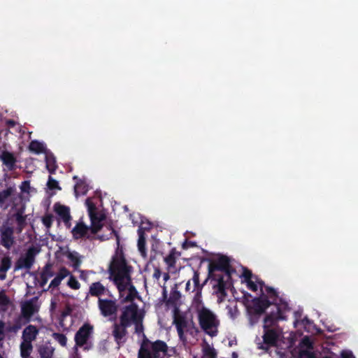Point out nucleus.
<instances>
[{
	"instance_id": "f257e3e1",
	"label": "nucleus",
	"mask_w": 358,
	"mask_h": 358,
	"mask_svg": "<svg viewBox=\"0 0 358 358\" xmlns=\"http://www.w3.org/2000/svg\"><path fill=\"white\" fill-rule=\"evenodd\" d=\"M208 276L216 284L213 289L217 294L218 301H224L227 294L226 290L232 286V273L235 269L231 266L230 259L225 255L210 261L208 266Z\"/></svg>"
},
{
	"instance_id": "f03ea898",
	"label": "nucleus",
	"mask_w": 358,
	"mask_h": 358,
	"mask_svg": "<svg viewBox=\"0 0 358 358\" xmlns=\"http://www.w3.org/2000/svg\"><path fill=\"white\" fill-rule=\"evenodd\" d=\"M133 324L135 325V333L142 334L143 339L138 352V358H167L168 346L161 340L150 341L143 333L142 318L139 317Z\"/></svg>"
},
{
	"instance_id": "7ed1b4c3",
	"label": "nucleus",
	"mask_w": 358,
	"mask_h": 358,
	"mask_svg": "<svg viewBox=\"0 0 358 358\" xmlns=\"http://www.w3.org/2000/svg\"><path fill=\"white\" fill-rule=\"evenodd\" d=\"M282 311L280 306H276V310L266 315L264 320V343L268 346L277 345L281 331L278 325L279 320H282Z\"/></svg>"
},
{
	"instance_id": "20e7f679",
	"label": "nucleus",
	"mask_w": 358,
	"mask_h": 358,
	"mask_svg": "<svg viewBox=\"0 0 358 358\" xmlns=\"http://www.w3.org/2000/svg\"><path fill=\"white\" fill-rule=\"evenodd\" d=\"M197 317L199 326L206 334L210 337L217 335L220 322L213 311L207 308H201L197 312Z\"/></svg>"
},
{
	"instance_id": "39448f33",
	"label": "nucleus",
	"mask_w": 358,
	"mask_h": 358,
	"mask_svg": "<svg viewBox=\"0 0 358 358\" xmlns=\"http://www.w3.org/2000/svg\"><path fill=\"white\" fill-rule=\"evenodd\" d=\"M132 266L127 264L123 253L113 257L109 266L110 275L113 279L120 280L121 278H126L129 281Z\"/></svg>"
},
{
	"instance_id": "423d86ee",
	"label": "nucleus",
	"mask_w": 358,
	"mask_h": 358,
	"mask_svg": "<svg viewBox=\"0 0 358 358\" xmlns=\"http://www.w3.org/2000/svg\"><path fill=\"white\" fill-rule=\"evenodd\" d=\"M94 332V327L90 323H84L76 331L74 336L76 345L74 350L78 352V348H81L84 351H89L93 348L91 341Z\"/></svg>"
},
{
	"instance_id": "0eeeda50",
	"label": "nucleus",
	"mask_w": 358,
	"mask_h": 358,
	"mask_svg": "<svg viewBox=\"0 0 358 358\" xmlns=\"http://www.w3.org/2000/svg\"><path fill=\"white\" fill-rule=\"evenodd\" d=\"M273 302L268 299V296L264 294H262L260 296L255 297L252 300V305L247 307L248 314L252 315V318L255 317V321H258L259 317L264 313L266 308H268Z\"/></svg>"
},
{
	"instance_id": "6e6552de",
	"label": "nucleus",
	"mask_w": 358,
	"mask_h": 358,
	"mask_svg": "<svg viewBox=\"0 0 358 358\" xmlns=\"http://www.w3.org/2000/svg\"><path fill=\"white\" fill-rule=\"evenodd\" d=\"M40 249L35 246L28 248L24 255L20 256L15 263L14 271L22 269L29 270L35 262V257L39 253Z\"/></svg>"
},
{
	"instance_id": "1a4fd4ad",
	"label": "nucleus",
	"mask_w": 358,
	"mask_h": 358,
	"mask_svg": "<svg viewBox=\"0 0 358 358\" xmlns=\"http://www.w3.org/2000/svg\"><path fill=\"white\" fill-rule=\"evenodd\" d=\"M14 206H12L11 210L15 213L13 214L12 217L15 219L17 227L16 231L18 234L21 233L27 225V215H24L26 205L24 202L20 203V199L17 197L14 199Z\"/></svg>"
},
{
	"instance_id": "9d476101",
	"label": "nucleus",
	"mask_w": 358,
	"mask_h": 358,
	"mask_svg": "<svg viewBox=\"0 0 358 358\" xmlns=\"http://www.w3.org/2000/svg\"><path fill=\"white\" fill-rule=\"evenodd\" d=\"M19 197L20 203L23 202V197L22 194L17 192L16 188L14 185L9 186L6 189L0 191V208L6 210L9 206L12 208L14 206V199Z\"/></svg>"
},
{
	"instance_id": "9b49d317",
	"label": "nucleus",
	"mask_w": 358,
	"mask_h": 358,
	"mask_svg": "<svg viewBox=\"0 0 358 358\" xmlns=\"http://www.w3.org/2000/svg\"><path fill=\"white\" fill-rule=\"evenodd\" d=\"M129 326L120 322H115L111 327V335L114 338V341L118 345V348L123 345L127 339V328Z\"/></svg>"
},
{
	"instance_id": "f8f14e48",
	"label": "nucleus",
	"mask_w": 358,
	"mask_h": 358,
	"mask_svg": "<svg viewBox=\"0 0 358 358\" xmlns=\"http://www.w3.org/2000/svg\"><path fill=\"white\" fill-rule=\"evenodd\" d=\"M139 317L137 305L131 303L123 308L119 322L130 327Z\"/></svg>"
},
{
	"instance_id": "ddd939ff",
	"label": "nucleus",
	"mask_w": 358,
	"mask_h": 358,
	"mask_svg": "<svg viewBox=\"0 0 358 358\" xmlns=\"http://www.w3.org/2000/svg\"><path fill=\"white\" fill-rule=\"evenodd\" d=\"M71 234L75 240L87 239L92 241L95 238L89 226L86 225L82 220L76 223L71 230Z\"/></svg>"
},
{
	"instance_id": "4468645a",
	"label": "nucleus",
	"mask_w": 358,
	"mask_h": 358,
	"mask_svg": "<svg viewBox=\"0 0 358 358\" xmlns=\"http://www.w3.org/2000/svg\"><path fill=\"white\" fill-rule=\"evenodd\" d=\"M14 232L13 227L6 224L0 227L1 244L7 250H10L15 243Z\"/></svg>"
},
{
	"instance_id": "2eb2a0df",
	"label": "nucleus",
	"mask_w": 358,
	"mask_h": 358,
	"mask_svg": "<svg viewBox=\"0 0 358 358\" xmlns=\"http://www.w3.org/2000/svg\"><path fill=\"white\" fill-rule=\"evenodd\" d=\"M98 307L103 317H110L115 315L117 311V305L115 300L99 298Z\"/></svg>"
},
{
	"instance_id": "dca6fc26",
	"label": "nucleus",
	"mask_w": 358,
	"mask_h": 358,
	"mask_svg": "<svg viewBox=\"0 0 358 358\" xmlns=\"http://www.w3.org/2000/svg\"><path fill=\"white\" fill-rule=\"evenodd\" d=\"M189 322L187 317L184 314L180 313L178 309L176 308L173 316V324L176 325L178 336L181 341L186 340L184 332L185 329L187 327Z\"/></svg>"
},
{
	"instance_id": "f3484780",
	"label": "nucleus",
	"mask_w": 358,
	"mask_h": 358,
	"mask_svg": "<svg viewBox=\"0 0 358 358\" xmlns=\"http://www.w3.org/2000/svg\"><path fill=\"white\" fill-rule=\"evenodd\" d=\"M37 301L38 297L35 296L21 305V314L25 319L31 320V317L38 311L39 307L36 304Z\"/></svg>"
},
{
	"instance_id": "a211bd4d",
	"label": "nucleus",
	"mask_w": 358,
	"mask_h": 358,
	"mask_svg": "<svg viewBox=\"0 0 358 358\" xmlns=\"http://www.w3.org/2000/svg\"><path fill=\"white\" fill-rule=\"evenodd\" d=\"M54 210L57 215L64 222L66 227L69 228L71 226V216L70 214V208L69 206L62 205L59 203H55L54 205Z\"/></svg>"
},
{
	"instance_id": "6ab92c4d",
	"label": "nucleus",
	"mask_w": 358,
	"mask_h": 358,
	"mask_svg": "<svg viewBox=\"0 0 358 358\" xmlns=\"http://www.w3.org/2000/svg\"><path fill=\"white\" fill-rule=\"evenodd\" d=\"M0 159L8 171H14L16 169L17 158L13 152L3 150L1 152Z\"/></svg>"
},
{
	"instance_id": "aec40b11",
	"label": "nucleus",
	"mask_w": 358,
	"mask_h": 358,
	"mask_svg": "<svg viewBox=\"0 0 358 358\" xmlns=\"http://www.w3.org/2000/svg\"><path fill=\"white\" fill-rule=\"evenodd\" d=\"M162 296H163L164 300H166V303L167 306L176 307L178 303V301H180V299L181 298V294L178 290L176 285H175V287L171 289L170 296L168 299H167L166 290L165 288H164L163 292H162Z\"/></svg>"
},
{
	"instance_id": "412c9836",
	"label": "nucleus",
	"mask_w": 358,
	"mask_h": 358,
	"mask_svg": "<svg viewBox=\"0 0 358 358\" xmlns=\"http://www.w3.org/2000/svg\"><path fill=\"white\" fill-rule=\"evenodd\" d=\"M38 332L39 331L35 325L29 324L22 331V339L23 341L32 343L36 339Z\"/></svg>"
},
{
	"instance_id": "4be33fe9",
	"label": "nucleus",
	"mask_w": 358,
	"mask_h": 358,
	"mask_svg": "<svg viewBox=\"0 0 358 358\" xmlns=\"http://www.w3.org/2000/svg\"><path fill=\"white\" fill-rule=\"evenodd\" d=\"M199 275L200 273L198 271L194 270V273L192 279L189 280L186 283V292H194L195 290L199 289L200 287L203 289L204 283H200Z\"/></svg>"
},
{
	"instance_id": "5701e85b",
	"label": "nucleus",
	"mask_w": 358,
	"mask_h": 358,
	"mask_svg": "<svg viewBox=\"0 0 358 358\" xmlns=\"http://www.w3.org/2000/svg\"><path fill=\"white\" fill-rule=\"evenodd\" d=\"M70 275V271L64 266H62L58 273H57L55 278L52 280L50 282L48 289L50 288H57L59 286L62 280L64 279L66 277Z\"/></svg>"
},
{
	"instance_id": "b1692460",
	"label": "nucleus",
	"mask_w": 358,
	"mask_h": 358,
	"mask_svg": "<svg viewBox=\"0 0 358 358\" xmlns=\"http://www.w3.org/2000/svg\"><path fill=\"white\" fill-rule=\"evenodd\" d=\"M91 225L89 227L91 232L95 236V235L101 230L103 227L101 224L102 220L104 219V216L102 215L96 214L90 216Z\"/></svg>"
},
{
	"instance_id": "393cba45",
	"label": "nucleus",
	"mask_w": 358,
	"mask_h": 358,
	"mask_svg": "<svg viewBox=\"0 0 358 358\" xmlns=\"http://www.w3.org/2000/svg\"><path fill=\"white\" fill-rule=\"evenodd\" d=\"M108 292L100 282H95L90 285L88 294L92 296L100 298L101 296Z\"/></svg>"
},
{
	"instance_id": "a878e982",
	"label": "nucleus",
	"mask_w": 358,
	"mask_h": 358,
	"mask_svg": "<svg viewBox=\"0 0 358 358\" xmlns=\"http://www.w3.org/2000/svg\"><path fill=\"white\" fill-rule=\"evenodd\" d=\"M74 180H76V183L74 186V194L76 197L80 195L85 194L88 191V185L85 181L79 179L78 176H75L73 177Z\"/></svg>"
},
{
	"instance_id": "bb28decb",
	"label": "nucleus",
	"mask_w": 358,
	"mask_h": 358,
	"mask_svg": "<svg viewBox=\"0 0 358 358\" xmlns=\"http://www.w3.org/2000/svg\"><path fill=\"white\" fill-rule=\"evenodd\" d=\"M180 256V252H178L176 248L171 249L169 254L164 258V262L168 266L169 271L176 268V259Z\"/></svg>"
},
{
	"instance_id": "cd10ccee",
	"label": "nucleus",
	"mask_w": 358,
	"mask_h": 358,
	"mask_svg": "<svg viewBox=\"0 0 358 358\" xmlns=\"http://www.w3.org/2000/svg\"><path fill=\"white\" fill-rule=\"evenodd\" d=\"M45 161L46 169H48V172L50 174H54L58 167L56 162V158L54 156V155L52 153L46 154Z\"/></svg>"
},
{
	"instance_id": "c85d7f7f",
	"label": "nucleus",
	"mask_w": 358,
	"mask_h": 358,
	"mask_svg": "<svg viewBox=\"0 0 358 358\" xmlns=\"http://www.w3.org/2000/svg\"><path fill=\"white\" fill-rule=\"evenodd\" d=\"M68 259L72 263V267L74 271H78L82 264V260L78 252L73 251L69 252L66 255Z\"/></svg>"
},
{
	"instance_id": "c756f323",
	"label": "nucleus",
	"mask_w": 358,
	"mask_h": 358,
	"mask_svg": "<svg viewBox=\"0 0 358 358\" xmlns=\"http://www.w3.org/2000/svg\"><path fill=\"white\" fill-rule=\"evenodd\" d=\"M113 280L114 283L116 285L121 296H122V292H125L126 289H127L130 285L132 283L131 277H130L129 281L127 280L126 278H121L120 280H117V278Z\"/></svg>"
},
{
	"instance_id": "7c9ffc66",
	"label": "nucleus",
	"mask_w": 358,
	"mask_h": 358,
	"mask_svg": "<svg viewBox=\"0 0 358 358\" xmlns=\"http://www.w3.org/2000/svg\"><path fill=\"white\" fill-rule=\"evenodd\" d=\"M54 351V348L47 344L40 345L38 349L41 358H53Z\"/></svg>"
},
{
	"instance_id": "2f4dec72",
	"label": "nucleus",
	"mask_w": 358,
	"mask_h": 358,
	"mask_svg": "<svg viewBox=\"0 0 358 358\" xmlns=\"http://www.w3.org/2000/svg\"><path fill=\"white\" fill-rule=\"evenodd\" d=\"M20 355L22 358H30L31 357L30 356L32 350H33V345L32 343L22 341L20 343Z\"/></svg>"
},
{
	"instance_id": "473e14b6",
	"label": "nucleus",
	"mask_w": 358,
	"mask_h": 358,
	"mask_svg": "<svg viewBox=\"0 0 358 358\" xmlns=\"http://www.w3.org/2000/svg\"><path fill=\"white\" fill-rule=\"evenodd\" d=\"M202 289H201L200 287L199 289L195 290L194 292H195V294H194V296L193 298L192 305H193L194 308L196 309V313L201 308H206L205 306H203V302H202V296H201Z\"/></svg>"
},
{
	"instance_id": "72a5a7b5",
	"label": "nucleus",
	"mask_w": 358,
	"mask_h": 358,
	"mask_svg": "<svg viewBox=\"0 0 358 358\" xmlns=\"http://www.w3.org/2000/svg\"><path fill=\"white\" fill-rule=\"evenodd\" d=\"M29 150L36 154H41L45 151V147L43 143L34 140L30 142L29 145Z\"/></svg>"
},
{
	"instance_id": "f704fd0d",
	"label": "nucleus",
	"mask_w": 358,
	"mask_h": 358,
	"mask_svg": "<svg viewBox=\"0 0 358 358\" xmlns=\"http://www.w3.org/2000/svg\"><path fill=\"white\" fill-rule=\"evenodd\" d=\"M145 243L146 241L145 238L144 236V234L143 232L141 231L139 233V236L138 239V249L143 257H146L147 256Z\"/></svg>"
},
{
	"instance_id": "c9c22d12",
	"label": "nucleus",
	"mask_w": 358,
	"mask_h": 358,
	"mask_svg": "<svg viewBox=\"0 0 358 358\" xmlns=\"http://www.w3.org/2000/svg\"><path fill=\"white\" fill-rule=\"evenodd\" d=\"M128 291H129L128 294L123 300V301H124V302L133 301L136 298V296L138 295V292L132 283L128 287Z\"/></svg>"
},
{
	"instance_id": "e433bc0d",
	"label": "nucleus",
	"mask_w": 358,
	"mask_h": 358,
	"mask_svg": "<svg viewBox=\"0 0 358 358\" xmlns=\"http://www.w3.org/2000/svg\"><path fill=\"white\" fill-rule=\"evenodd\" d=\"M10 301L9 297L6 294L4 290L0 291V309L6 310L10 304Z\"/></svg>"
},
{
	"instance_id": "4c0bfd02",
	"label": "nucleus",
	"mask_w": 358,
	"mask_h": 358,
	"mask_svg": "<svg viewBox=\"0 0 358 358\" xmlns=\"http://www.w3.org/2000/svg\"><path fill=\"white\" fill-rule=\"evenodd\" d=\"M265 291L268 294V299L270 298L271 301L273 302V304H275L276 307V301L278 298V292L273 287L269 286H265ZM278 306H279L278 305Z\"/></svg>"
},
{
	"instance_id": "58836bf2",
	"label": "nucleus",
	"mask_w": 358,
	"mask_h": 358,
	"mask_svg": "<svg viewBox=\"0 0 358 358\" xmlns=\"http://www.w3.org/2000/svg\"><path fill=\"white\" fill-rule=\"evenodd\" d=\"M30 320H28V319H25L22 316V315L20 314V315L15 318L13 324L16 327L17 329L19 331L22 327V326L28 324Z\"/></svg>"
},
{
	"instance_id": "ea45409f",
	"label": "nucleus",
	"mask_w": 358,
	"mask_h": 358,
	"mask_svg": "<svg viewBox=\"0 0 358 358\" xmlns=\"http://www.w3.org/2000/svg\"><path fill=\"white\" fill-rule=\"evenodd\" d=\"M11 266V259L9 257H4L1 259L0 264V272H7Z\"/></svg>"
},
{
	"instance_id": "a19ab883",
	"label": "nucleus",
	"mask_w": 358,
	"mask_h": 358,
	"mask_svg": "<svg viewBox=\"0 0 358 358\" xmlns=\"http://www.w3.org/2000/svg\"><path fill=\"white\" fill-rule=\"evenodd\" d=\"M52 338L57 341L62 347H65L67 343L66 336L60 333H53L52 335Z\"/></svg>"
},
{
	"instance_id": "79ce46f5",
	"label": "nucleus",
	"mask_w": 358,
	"mask_h": 358,
	"mask_svg": "<svg viewBox=\"0 0 358 358\" xmlns=\"http://www.w3.org/2000/svg\"><path fill=\"white\" fill-rule=\"evenodd\" d=\"M69 279L67 282V285L73 289H79L80 287V282L77 280L76 277L73 275H69Z\"/></svg>"
},
{
	"instance_id": "37998d69",
	"label": "nucleus",
	"mask_w": 358,
	"mask_h": 358,
	"mask_svg": "<svg viewBox=\"0 0 358 358\" xmlns=\"http://www.w3.org/2000/svg\"><path fill=\"white\" fill-rule=\"evenodd\" d=\"M85 204L87 207L89 217L91 215L99 214L96 211V205L90 200V199H86Z\"/></svg>"
},
{
	"instance_id": "c03bdc74",
	"label": "nucleus",
	"mask_w": 358,
	"mask_h": 358,
	"mask_svg": "<svg viewBox=\"0 0 358 358\" xmlns=\"http://www.w3.org/2000/svg\"><path fill=\"white\" fill-rule=\"evenodd\" d=\"M187 324V327L185 329V331L192 336H195L199 333V329L192 320H189Z\"/></svg>"
},
{
	"instance_id": "a18cd8bd",
	"label": "nucleus",
	"mask_w": 358,
	"mask_h": 358,
	"mask_svg": "<svg viewBox=\"0 0 358 358\" xmlns=\"http://www.w3.org/2000/svg\"><path fill=\"white\" fill-rule=\"evenodd\" d=\"M52 268V264L51 263L48 262L45 265V266L43 267V271L41 273L44 274V275H45L50 278L55 275Z\"/></svg>"
},
{
	"instance_id": "49530a36",
	"label": "nucleus",
	"mask_w": 358,
	"mask_h": 358,
	"mask_svg": "<svg viewBox=\"0 0 358 358\" xmlns=\"http://www.w3.org/2000/svg\"><path fill=\"white\" fill-rule=\"evenodd\" d=\"M47 186H48V189H50V190H53V189H61V187L59 186L58 182L55 179H54L52 177H51L50 176L48 178Z\"/></svg>"
},
{
	"instance_id": "de8ad7c7",
	"label": "nucleus",
	"mask_w": 358,
	"mask_h": 358,
	"mask_svg": "<svg viewBox=\"0 0 358 358\" xmlns=\"http://www.w3.org/2000/svg\"><path fill=\"white\" fill-rule=\"evenodd\" d=\"M53 217L51 214H47L42 217V222L46 228L49 229L52 224Z\"/></svg>"
},
{
	"instance_id": "09e8293b",
	"label": "nucleus",
	"mask_w": 358,
	"mask_h": 358,
	"mask_svg": "<svg viewBox=\"0 0 358 358\" xmlns=\"http://www.w3.org/2000/svg\"><path fill=\"white\" fill-rule=\"evenodd\" d=\"M203 358H216V352L213 348H207L203 351Z\"/></svg>"
},
{
	"instance_id": "8fccbe9b",
	"label": "nucleus",
	"mask_w": 358,
	"mask_h": 358,
	"mask_svg": "<svg viewBox=\"0 0 358 358\" xmlns=\"http://www.w3.org/2000/svg\"><path fill=\"white\" fill-rule=\"evenodd\" d=\"M299 358H315V357L313 352L308 350H301Z\"/></svg>"
},
{
	"instance_id": "3c124183",
	"label": "nucleus",
	"mask_w": 358,
	"mask_h": 358,
	"mask_svg": "<svg viewBox=\"0 0 358 358\" xmlns=\"http://www.w3.org/2000/svg\"><path fill=\"white\" fill-rule=\"evenodd\" d=\"M242 276L243 277L245 282L252 280L253 278L252 271L247 268H243Z\"/></svg>"
},
{
	"instance_id": "603ef678",
	"label": "nucleus",
	"mask_w": 358,
	"mask_h": 358,
	"mask_svg": "<svg viewBox=\"0 0 358 358\" xmlns=\"http://www.w3.org/2000/svg\"><path fill=\"white\" fill-rule=\"evenodd\" d=\"M20 189L22 192L29 193L30 182L29 180L23 181L20 185Z\"/></svg>"
},
{
	"instance_id": "864d4df0",
	"label": "nucleus",
	"mask_w": 358,
	"mask_h": 358,
	"mask_svg": "<svg viewBox=\"0 0 358 358\" xmlns=\"http://www.w3.org/2000/svg\"><path fill=\"white\" fill-rule=\"evenodd\" d=\"M5 332V322L3 320H0V341L4 340Z\"/></svg>"
},
{
	"instance_id": "5fc2aeb1",
	"label": "nucleus",
	"mask_w": 358,
	"mask_h": 358,
	"mask_svg": "<svg viewBox=\"0 0 358 358\" xmlns=\"http://www.w3.org/2000/svg\"><path fill=\"white\" fill-rule=\"evenodd\" d=\"M247 283L248 288L253 292L257 291V285L252 280L245 282Z\"/></svg>"
},
{
	"instance_id": "6e6d98bb",
	"label": "nucleus",
	"mask_w": 358,
	"mask_h": 358,
	"mask_svg": "<svg viewBox=\"0 0 358 358\" xmlns=\"http://www.w3.org/2000/svg\"><path fill=\"white\" fill-rule=\"evenodd\" d=\"M195 246H196V242L190 241H187V240H185V241L182 243V247L184 250H187L189 248H192V247H195Z\"/></svg>"
},
{
	"instance_id": "4d7b16f0",
	"label": "nucleus",
	"mask_w": 358,
	"mask_h": 358,
	"mask_svg": "<svg viewBox=\"0 0 358 358\" xmlns=\"http://www.w3.org/2000/svg\"><path fill=\"white\" fill-rule=\"evenodd\" d=\"M254 278L255 279V282H257V284H258L260 287L262 294H264V289H265V286H266L264 282L262 280L259 279L257 276H254Z\"/></svg>"
},
{
	"instance_id": "13d9d810",
	"label": "nucleus",
	"mask_w": 358,
	"mask_h": 358,
	"mask_svg": "<svg viewBox=\"0 0 358 358\" xmlns=\"http://www.w3.org/2000/svg\"><path fill=\"white\" fill-rule=\"evenodd\" d=\"M5 330L6 333L17 334L18 332V330L17 329L14 324L12 325H8L6 327L5 326Z\"/></svg>"
},
{
	"instance_id": "bf43d9fd",
	"label": "nucleus",
	"mask_w": 358,
	"mask_h": 358,
	"mask_svg": "<svg viewBox=\"0 0 358 358\" xmlns=\"http://www.w3.org/2000/svg\"><path fill=\"white\" fill-rule=\"evenodd\" d=\"M40 278H41L40 286L41 287H43L47 284L49 278H48L47 276L44 275V274H41V273Z\"/></svg>"
},
{
	"instance_id": "052dcab7",
	"label": "nucleus",
	"mask_w": 358,
	"mask_h": 358,
	"mask_svg": "<svg viewBox=\"0 0 358 358\" xmlns=\"http://www.w3.org/2000/svg\"><path fill=\"white\" fill-rule=\"evenodd\" d=\"M341 357L342 358H355V357L352 355V352L348 351V350L342 351V352H341Z\"/></svg>"
},
{
	"instance_id": "680f3d73",
	"label": "nucleus",
	"mask_w": 358,
	"mask_h": 358,
	"mask_svg": "<svg viewBox=\"0 0 358 358\" xmlns=\"http://www.w3.org/2000/svg\"><path fill=\"white\" fill-rule=\"evenodd\" d=\"M78 271L80 273V278L83 280H86L88 277V271L80 270L78 269Z\"/></svg>"
},
{
	"instance_id": "e2e57ef3",
	"label": "nucleus",
	"mask_w": 358,
	"mask_h": 358,
	"mask_svg": "<svg viewBox=\"0 0 358 358\" xmlns=\"http://www.w3.org/2000/svg\"><path fill=\"white\" fill-rule=\"evenodd\" d=\"M302 343L306 345L308 348H313L312 343L310 342V339L308 337H304L302 339Z\"/></svg>"
},
{
	"instance_id": "0e129e2a",
	"label": "nucleus",
	"mask_w": 358,
	"mask_h": 358,
	"mask_svg": "<svg viewBox=\"0 0 358 358\" xmlns=\"http://www.w3.org/2000/svg\"><path fill=\"white\" fill-rule=\"evenodd\" d=\"M110 234H113L116 238V243H117V247H119L120 245V236L117 233V231H115L114 229L111 228V233Z\"/></svg>"
},
{
	"instance_id": "69168bd1",
	"label": "nucleus",
	"mask_w": 358,
	"mask_h": 358,
	"mask_svg": "<svg viewBox=\"0 0 358 358\" xmlns=\"http://www.w3.org/2000/svg\"><path fill=\"white\" fill-rule=\"evenodd\" d=\"M162 275V272L159 268H155L153 273V277L156 279H159Z\"/></svg>"
},
{
	"instance_id": "338daca9",
	"label": "nucleus",
	"mask_w": 358,
	"mask_h": 358,
	"mask_svg": "<svg viewBox=\"0 0 358 358\" xmlns=\"http://www.w3.org/2000/svg\"><path fill=\"white\" fill-rule=\"evenodd\" d=\"M6 124L10 127H13L15 125V122L13 120H8L6 122Z\"/></svg>"
},
{
	"instance_id": "774afa93",
	"label": "nucleus",
	"mask_w": 358,
	"mask_h": 358,
	"mask_svg": "<svg viewBox=\"0 0 358 358\" xmlns=\"http://www.w3.org/2000/svg\"><path fill=\"white\" fill-rule=\"evenodd\" d=\"M163 278L165 281H167L170 278L169 273H164L163 275Z\"/></svg>"
}]
</instances>
